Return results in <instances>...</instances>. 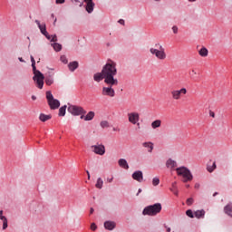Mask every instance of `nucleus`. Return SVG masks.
I'll list each match as a JSON object with an SVG mask.
<instances>
[{"label": "nucleus", "mask_w": 232, "mask_h": 232, "mask_svg": "<svg viewBox=\"0 0 232 232\" xmlns=\"http://www.w3.org/2000/svg\"><path fill=\"white\" fill-rule=\"evenodd\" d=\"M100 126H102V128H110V123L108 121H101Z\"/></svg>", "instance_id": "473e14b6"}, {"label": "nucleus", "mask_w": 232, "mask_h": 232, "mask_svg": "<svg viewBox=\"0 0 232 232\" xmlns=\"http://www.w3.org/2000/svg\"><path fill=\"white\" fill-rule=\"evenodd\" d=\"M91 148L93 153H95L96 155L102 156L104 155V153H106V147H104V145L102 144L92 145Z\"/></svg>", "instance_id": "9b49d317"}, {"label": "nucleus", "mask_w": 232, "mask_h": 232, "mask_svg": "<svg viewBox=\"0 0 232 232\" xmlns=\"http://www.w3.org/2000/svg\"><path fill=\"white\" fill-rule=\"evenodd\" d=\"M209 116L215 119V113L212 111H209Z\"/></svg>", "instance_id": "37998d69"}, {"label": "nucleus", "mask_w": 232, "mask_h": 232, "mask_svg": "<svg viewBox=\"0 0 232 232\" xmlns=\"http://www.w3.org/2000/svg\"><path fill=\"white\" fill-rule=\"evenodd\" d=\"M51 43H57V35H53L51 39Z\"/></svg>", "instance_id": "ea45409f"}, {"label": "nucleus", "mask_w": 232, "mask_h": 232, "mask_svg": "<svg viewBox=\"0 0 232 232\" xmlns=\"http://www.w3.org/2000/svg\"><path fill=\"white\" fill-rule=\"evenodd\" d=\"M172 31H173V34H179V27H177V25H174L172 27Z\"/></svg>", "instance_id": "58836bf2"}, {"label": "nucleus", "mask_w": 232, "mask_h": 232, "mask_svg": "<svg viewBox=\"0 0 232 232\" xmlns=\"http://www.w3.org/2000/svg\"><path fill=\"white\" fill-rule=\"evenodd\" d=\"M167 168H170V169H173V168H177V161L173 160H168L166 162Z\"/></svg>", "instance_id": "5701e85b"}, {"label": "nucleus", "mask_w": 232, "mask_h": 232, "mask_svg": "<svg viewBox=\"0 0 232 232\" xmlns=\"http://www.w3.org/2000/svg\"><path fill=\"white\" fill-rule=\"evenodd\" d=\"M120 24H124V20L121 19L119 20Z\"/></svg>", "instance_id": "3c124183"}, {"label": "nucleus", "mask_w": 232, "mask_h": 232, "mask_svg": "<svg viewBox=\"0 0 232 232\" xmlns=\"http://www.w3.org/2000/svg\"><path fill=\"white\" fill-rule=\"evenodd\" d=\"M118 164L121 168H123V169H130V165H128V161L125 159H120Z\"/></svg>", "instance_id": "dca6fc26"}, {"label": "nucleus", "mask_w": 232, "mask_h": 232, "mask_svg": "<svg viewBox=\"0 0 232 232\" xmlns=\"http://www.w3.org/2000/svg\"><path fill=\"white\" fill-rule=\"evenodd\" d=\"M217 195H218V192H215V193L213 194V197H217Z\"/></svg>", "instance_id": "4d7b16f0"}, {"label": "nucleus", "mask_w": 232, "mask_h": 232, "mask_svg": "<svg viewBox=\"0 0 232 232\" xmlns=\"http://www.w3.org/2000/svg\"><path fill=\"white\" fill-rule=\"evenodd\" d=\"M193 202H194L193 198H189L186 201L187 206H191L193 204Z\"/></svg>", "instance_id": "e433bc0d"}, {"label": "nucleus", "mask_w": 232, "mask_h": 232, "mask_svg": "<svg viewBox=\"0 0 232 232\" xmlns=\"http://www.w3.org/2000/svg\"><path fill=\"white\" fill-rule=\"evenodd\" d=\"M60 61L63 63V64H68V58L65 55H62Z\"/></svg>", "instance_id": "c9c22d12"}, {"label": "nucleus", "mask_w": 232, "mask_h": 232, "mask_svg": "<svg viewBox=\"0 0 232 232\" xmlns=\"http://www.w3.org/2000/svg\"><path fill=\"white\" fill-rule=\"evenodd\" d=\"M50 119H52V115H50V114L46 115L44 113H41L39 116V120L42 122H46V121H50Z\"/></svg>", "instance_id": "4be33fe9"}, {"label": "nucleus", "mask_w": 232, "mask_h": 232, "mask_svg": "<svg viewBox=\"0 0 232 232\" xmlns=\"http://www.w3.org/2000/svg\"><path fill=\"white\" fill-rule=\"evenodd\" d=\"M45 84L47 86H52V84H53V74H49L45 77Z\"/></svg>", "instance_id": "412c9836"}, {"label": "nucleus", "mask_w": 232, "mask_h": 232, "mask_svg": "<svg viewBox=\"0 0 232 232\" xmlns=\"http://www.w3.org/2000/svg\"><path fill=\"white\" fill-rule=\"evenodd\" d=\"M31 62H32V64H35V59L34 58V56H31Z\"/></svg>", "instance_id": "c03bdc74"}, {"label": "nucleus", "mask_w": 232, "mask_h": 232, "mask_svg": "<svg viewBox=\"0 0 232 232\" xmlns=\"http://www.w3.org/2000/svg\"><path fill=\"white\" fill-rule=\"evenodd\" d=\"M103 226L105 229H108V231H113L117 224L114 221H105Z\"/></svg>", "instance_id": "4468645a"}, {"label": "nucleus", "mask_w": 232, "mask_h": 232, "mask_svg": "<svg viewBox=\"0 0 232 232\" xmlns=\"http://www.w3.org/2000/svg\"><path fill=\"white\" fill-rule=\"evenodd\" d=\"M159 184H160V179H159V178H154L152 179V185L153 186H159Z\"/></svg>", "instance_id": "72a5a7b5"}, {"label": "nucleus", "mask_w": 232, "mask_h": 232, "mask_svg": "<svg viewBox=\"0 0 232 232\" xmlns=\"http://www.w3.org/2000/svg\"><path fill=\"white\" fill-rule=\"evenodd\" d=\"M113 86L115 85L108 84L107 87H102V95H103V97H115V90L113 89Z\"/></svg>", "instance_id": "1a4fd4ad"}, {"label": "nucleus", "mask_w": 232, "mask_h": 232, "mask_svg": "<svg viewBox=\"0 0 232 232\" xmlns=\"http://www.w3.org/2000/svg\"><path fill=\"white\" fill-rule=\"evenodd\" d=\"M64 0H56V5H63Z\"/></svg>", "instance_id": "79ce46f5"}, {"label": "nucleus", "mask_w": 232, "mask_h": 232, "mask_svg": "<svg viewBox=\"0 0 232 232\" xmlns=\"http://www.w3.org/2000/svg\"><path fill=\"white\" fill-rule=\"evenodd\" d=\"M224 211L229 217H232V205L228 204L224 208Z\"/></svg>", "instance_id": "a878e982"}, {"label": "nucleus", "mask_w": 232, "mask_h": 232, "mask_svg": "<svg viewBox=\"0 0 232 232\" xmlns=\"http://www.w3.org/2000/svg\"><path fill=\"white\" fill-rule=\"evenodd\" d=\"M37 88L43 90V86H44V74L41 72H36V74L33 77Z\"/></svg>", "instance_id": "0eeeda50"}, {"label": "nucleus", "mask_w": 232, "mask_h": 232, "mask_svg": "<svg viewBox=\"0 0 232 232\" xmlns=\"http://www.w3.org/2000/svg\"><path fill=\"white\" fill-rule=\"evenodd\" d=\"M46 99L51 110H57L61 106V102L53 98L51 91L46 92Z\"/></svg>", "instance_id": "39448f33"}, {"label": "nucleus", "mask_w": 232, "mask_h": 232, "mask_svg": "<svg viewBox=\"0 0 232 232\" xmlns=\"http://www.w3.org/2000/svg\"><path fill=\"white\" fill-rule=\"evenodd\" d=\"M64 115H66V105H64L59 109V116L64 117Z\"/></svg>", "instance_id": "2f4dec72"}, {"label": "nucleus", "mask_w": 232, "mask_h": 232, "mask_svg": "<svg viewBox=\"0 0 232 232\" xmlns=\"http://www.w3.org/2000/svg\"><path fill=\"white\" fill-rule=\"evenodd\" d=\"M41 34L46 37V39L51 40L52 36L48 34V31H46V24H42L39 27Z\"/></svg>", "instance_id": "2eb2a0df"}, {"label": "nucleus", "mask_w": 232, "mask_h": 232, "mask_svg": "<svg viewBox=\"0 0 232 232\" xmlns=\"http://www.w3.org/2000/svg\"><path fill=\"white\" fill-rule=\"evenodd\" d=\"M207 169H208V171L209 172V173H213V171H215V169H217V163L214 161L213 163H212V165H208V167H207Z\"/></svg>", "instance_id": "cd10ccee"}, {"label": "nucleus", "mask_w": 232, "mask_h": 232, "mask_svg": "<svg viewBox=\"0 0 232 232\" xmlns=\"http://www.w3.org/2000/svg\"><path fill=\"white\" fill-rule=\"evenodd\" d=\"M0 220L3 221V229H6L8 227V219L5 216H0Z\"/></svg>", "instance_id": "c85d7f7f"}, {"label": "nucleus", "mask_w": 232, "mask_h": 232, "mask_svg": "<svg viewBox=\"0 0 232 232\" xmlns=\"http://www.w3.org/2000/svg\"><path fill=\"white\" fill-rule=\"evenodd\" d=\"M32 67H33V72L34 75H36L37 72H41V71H37V69L35 68V64H32Z\"/></svg>", "instance_id": "a19ab883"}, {"label": "nucleus", "mask_w": 232, "mask_h": 232, "mask_svg": "<svg viewBox=\"0 0 232 232\" xmlns=\"http://www.w3.org/2000/svg\"><path fill=\"white\" fill-rule=\"evenodd\" d=\"M205 215H206V211L204 209L197 210L194 213V216L196 217V218H204Z\"/></svg>", "instance_id": "b1692460"}, {"label": "nucleus", "mask_w": 232, "mask_h": 232, "mask_svg": "<svg viewBox=\"0 0 232 232\" xmlns=\"http://www.w3.org/2000/svg\"><path fill=\"white\" fill-rule=\"evenodd\" d=\"M68 68L70 70V72H75V70H77V68H79V62H71L69 64H68Z\"/></svg>", "instance_id": "f3484780"}, {"label": "nucleus", "mask_w": 232, "mask_h": 232, "mask_svg": "<svg viewBox=\"0 0 232 232\" xmlns=\"http://www.w3.org/2000/svg\"><path fill=\"white\" fill-rule=\"evenodd\" d=\"M84 3H86L85 10L88 12V14H92L93 12V8H95V3H93V0H83Z\"/></svg>", "instance_id": "f8f14e48"}, {"label": "nucleus", "mask_w": 232, "mask_h": 232, "mask_svg": "<svg viewBox=\"0 0 232 232\" xmlns=\"http://www.w3.org/2000/svg\"><path fill=\"white\" fill-rule=\"evenodd\" d=\"M0 217H3V210H0Z\"/></svg>", "instance_id": "bf43d9fd"}, {"label": "nucleus", "mask_w": 232, "mask_h": 232, "mask_svg": "<svg viewBox=\"0 0 232 232\" xmlns=\"http://www.w3.org/2000/svg\"><path fill=\"white\" fill-rule=\"evenodd\" d=\"M128 121L130 124H137V126H140V123H139V121H140V115L139 112L128 113Z\"/></svg>", "instance_id": "9d476101"}, {"label": "nucleus", "mask_w": 232, "mask_h": 232, "mask_svg": "<svg viewBox=\"0 0 232 232\" xmlns=\"http://www.w3.org/2000/svg\"><path fill=\"white\" fill-rule=\"evenodd\" d=\"M186 188H189V185H186Z\"/></svg>", "instance_id": "338daca9"}, {"label": "nucleus", "mask_w": 232, "mask_h": 232, "mask_svg": "<svg viewBox=\"0 0 232 232\" xmlns=\"http://www.w3.org/2000/svg\"><path fill=\"white\" fill-rule=\"evenodd\" d=\"M167 231H168V232H171V228H170V227H168V228H167Z\"/></svg>", "instance_id": "13d9d810"}, {"label": "nucleus", "mask_w": 232, "mask_h": 232, "mask_svg": "<svg viewBox=\"0 0 232 232\" xmlns=\"http://www.w3.org/2000/svg\"><path fill=\"white\" fill-rule=\"evenodd\" d=\"M140 193H142V188H139L138 193L136 194L137 197H139V194H140Z\"/></svg>", "instance_id": "09e8293b"}, {"label": "nucleus", "mask_w": 232, "mask_h": 232, "mask_svg": "<svg viewBox=\"0 0 232 232\" xmlns=\"http://www.w3.org/2000/svg\"><path fill=\"white\" fill-rule=\"evenodd\" d=\"M198 53L201 57H208L209 51H208V48L202 47L199 51Z\"/></svg>", "instance_id": "393cba45"}, {"label": "nucleus", "mask_w": 232, "mask_h": 232, "mask_svg": "<svg viewBox=\"0 0 232 232\" xmlns=\"http://www.w3.org/2000/svg\"><path fill=\"white\" fill-rule=\"evenodd\" d=\"M187 217H189V218H194L193 211L191 209H188L186 211Z\"/></svg>", "instance_id": "f704fd0d"}, {"label": "nucleus", "mask_w": 232, "mask_h": 232, "mask_svg": "<svg viewBox=\"0 0 232 232\" xmlns=\"http://www.w3.org/2000/svg\"><path fill=\"white\" fill-rule=\"evenodd\" d=\"M75 1V3H79V0H74Z\"/></svg>", "instance_id": "0e129e2a"}, {"label": "nucleus", "mask_w": 232, "mask_h": 232, "mask_svg": "<svg viewBox=\"0 0 232 232\" xmlns=\"http://www.w3.org/2000/svg\"><path fill=\"white\" fill-rule=\"evenodd\" d=\"M160 126H162V121L160 120H155L151 122L152 130H157V128H160Z\"/></svg>", "instance_id": "aec40b11"}, {"label": "nucleus", "mask_w": 232, "mask_h": 232, "mask_svg": "<svg viewBox=\"0 0 232 232\" xmlns=\"http://www.w3.org/2000/svg\"><path fill=\"white\" fill-rule=\"evenodd\" d=\"M93 211H95V210L93 209V208H91V209H90V214H91V215H93Z\"/></svg>", "instance_id": "8fccbe9b"}, {"label": "nucleus", "mask_w": 232, "mask_h": 232, "mask_svg": "<svg viewBox=\"0 0 232 232\" xmlns=\"http://www.w3.org/2000/svg\"><path fill=\"white\" fill-rule=\"evenodd\" d=\"M191 72L193 73V75H197V72L195 70H192Z\"/></svg>", "instance_id": "864d4df0"}, {"label": "nucleus", "mask_w": 232, "mask_h": 232, "mask_svg": "<svg viewBox=\"0 0 232 232\" xmlns=\"http://www.w3.org/2000/svg\"><path fill=\"white\" fill-rule=\"evenodd\" d=\"M35 23L38 25V28L43 25V24H41V22H39V20H35Z\"/></svg>", "instance_id": "a18cd8bd"}, {"label": "nucleus", "mask_w": 232, "mask_h": 232, "mask_svg": "<svg viewBox=\"0 0 232 232\" xmlns=\"http://www.w3.org/2000/svg\"><path fill=\"white\" fill-rule=\"evenodd\" d=\"M190 3H195L197 0H188Z\"/></svg>", "instance_id": "052dcab7"}, {"label": "nucleus", "mask_w": 232, "mask_h": 232, "mask_svg": "<svg viewBox=\"0 0 232 232\" xmlns=\"http://www.w3.org/2000/svg\"><path fill=\"white\" fill-rule=\"evenodd\" d=\"M87 175H88V179H90V171H86Z\"/></svg>", "instance_id": "6e6d98bb"}, {"label": "nucleus", "mask_w": 232, "mask_h": 232, "mask_svg": "<svg viewBox=\"0 0 232 232\" xmlns=\"http://www.w3.org/2000/svg\"><path fill=\"white\" fill-rule=\"evenodd\" d=\"M51 46H53L55 52H61V50H63V45L61 44L54 43L52 44Z\"/></svg>", "instance_id": "bb28decb"}, {"label": "nucleus", "mask_w": 232, "mask_h": 232, "mask_svg": "<svg viewBox=\"0 0 232 232\" xmlns=\"http://www.w3.org/2000/svg\"><path fill=\"white\" fill-rule=\"evenodd\" d=\"M57 19L54 20V24L56 23Z\"/></svg>", "instance_id": "774afa93"}, {"label": "nucleus", "mask_w": 232, "mask_h": 232, "mask_svg": "<svg viewBox=\"0 0 232 232\" xmlns=\"http://www.w3.org/2000/svg\"><path fill=\"white\" fill-rule=\"evenodd\" d=\"M132 179L134 180H137V182H142L144 180V176L142 174V171L137 170L132 174Z\"/></svg>", "instance_id": "ddd939ff"}, {"label": "nucleus", "mask_w": 232, "mask_h": 232, "mask_svg": "<svg viewBox=\"0 0 232 232\" xmlns=\"http://www.w3.org/2000/svg\"><path fill=\"white\" fill-rule=\"evenodd\" d=\"M102 71L103 72L105 84L119 86V80L115 78V75H117V63L115 62L109 61Z\"/></svg>", "instance_id": "f257e3e1"}, {"label": "nucleus", "mask_w": 232, "mask_h": 232, "mask_svg": "<svg viewBox=\"0 0 232 232\" xmlns=\"http://www.w3.org/2000/svg\"><path fill=\"white\" fill-rule=\"evenodd\" d=\"M175 184H176V183H173V184H172L173 188H175Z\"/></svg>", "instance_id": "69168bd1"}, {"label": "nucleus", "mask_w": 232, "mask_h": 232, "mask_svg": "<svg viewBox=\"0 0 232 232\" xmlns=\"http://www.w3.org/2000/svg\"><path fill=\"white\" fill-rule=\"evenodd\" d=\"M19 59V61H20V63H24V60H23V58H18Z\"/></svg>", "instance_id": "5fc2aeb1"}, {"label": "nucleus", "mask_w": 232, "mask_h": 232, "mask_svg": "<svg viewBox=\"0 0 232 232\" xmlns=\"http://www.w3.org/2000/svg\"><path fill=\"white\" fill-rule=\"evenodd\" d=\"M194 188H195L196 189H198V188H200V184L196 183L195 186H194Z\"/></svg>", "instance_id": "49530a36"}, {"label": "nucleus", "mask_w": 232, "mask_h": 232, "mask_svg": "<svg viewBox=\"0 0 232 232\" xmlns=\"http://www.w3.org/2000/svg\"><path fill=\"white\" fill-rule=\"evenodd\" d=\"M91 229L92 231H96L97 230V225L95 223L91 224Z\"/></svg>", "instance_id": "4c0bfd02"}, {"label": "nucleus", "mask_w": 232, "mask_h": 232, "mask_svg": "<svg viewBox=\"0 0 232 232\" xmlns=\"http://www.w3.org/2000/svg\"><path fill=\"white\" fill-rule=\"evenodd\" d=\"M104 184V181H102V179L99 178L97 179V182H96V185L95 187L98 188V189H102V185Z\"/></svg>", "instance_id": "7c9ffc66"}, {"label": "nucleus", "mask_w": 232, "mask_h": 232, "mask_svg": "<svg viewBox=\"0 0 232 232\" xmlns=\"http://www.w3.org/2000/svg\"><path fill=\"white\" fill-rule=\"evenodd\" d=\"M188 93V89L181 88L179 90L171 91L170 94L174 101H180L182 99V95H186Z\"/></svg>", "instance_id": "6e6552de"}, {"label": "nucleus", "mask_w": 232, "mask_h": 232, "mask_svg": "<svg viewBox=\"0 0 232 232\" xmlns=\"http://www.w3.org/2000/svg\"><path fill=\"white\" fill-rule=\"evenodd\" d=\"M67 111L74 116L84 115L86 113V111L82 107L77 105H69Z\"/></svg>", "instance_id": "423d86ee"}, {"label": "nucleus", "mask_w": 232, "mask_h": 232, "mask_svg": "<svg viewBox=\"0 0 232 232\" xmlns=\"http://www.w3.org/2000/svg\"><path fill=\"white\" fill-rule=\"evenodd\" d=\"M162 211V204L155 203L154 205H150L146 207L143 211L142 215H148L149 217H155L159 215Z\"/></svg>", "instance_id": "7ed1b4c3"}, {"label": "nucleus", "mask_w": 232, "mask_h": 232, "mask_svg": "<svg viewBox=\"0 0 232 232\" xmlns=\"http://www.w3.org/2000/svg\"><path fill=\"white\" fill-rule=\"evenodd\" d=\"M107 181L110 182V183L113 182V177L111 178V179H107Z\"/></svg>", "instance_id": "de8ad7c7"}, {"label": "nucleus", "mask_w": 232, "mask_h": 232, "mask_svg": "<svg viewBox=\"0 0 232 232\" xmlns=\"http://www.w3.org/2000/svg\"><path fill=\"white\" fill-rule=\"evenodd\" d=\"M174 195H179V192H174Z\"/></svg>", "instance_id": "e2e57ef3"}, {"label": "nucleus", "mask_w": 232, "mask_h": 232, "mask_svg": "<svg viewBox=\"0 0 232 232\" xmlns=\"http://www.w3.org/2000/svg\"><path fill=\"white\" fill-rule=\"evenodd\" d=\"M85 117H86V116H84V115H82V116H81V119H84Z\"/></svg>", "instance_id": "680f3d73"}, {"label": "nucleus", "mask_w": 232, "mask_h": 232, "mask_svg": "<svg viewBox=\"0 0 232 232\" xmlns=\"http://www.w3.org/2000/svg\"><path fill=\"white\" fill-rule=\"evenodd\" d=\"M32 100H33V101H36V100H37V97H36L35 95H33V96H32Z\"/></svg>", "instance_id": "603ef678"}, {"label": "nucleus", "mask_w": 232, "mask_h": 232, "mask_svg": "<svg viewBox=\"0 0 232 232\" xmlns=\"http://www.w3.org/2000/svg\"><path fill=\"white\" fill-rule=\"evenodd\" d=\"M102 79H104V73L102 71L101 72H97L93 75V80L96 82H101V81H102Z\"/></svg>", "instance_id": "a211bd4d"}, {"label": "nucleus", "mask_w": 232, "mask_h": 232, "mask_svg": "<svg viewBox=\"0 0 232 232\" xmlns=\"http://www.w3.org/2000/svg\"><path fill=\"white\" fill-rule=\"evenodd\" d=\"M93 117H95V112L89 111L87 115L84 117V121H92Z\"/></svg>", "instance_id": "c756f323"}, {"label": "nucleus", "mask_w": 232, "mask_h": 232, "mask_svg": "<svg viewBox=\"0 0 232 232\" xmlns=\"http://www.w3.org/2000/svg\"><path fill=\"white\" fill-rule=\"evenodd\" d=\"M152 55H155L159 61H164L168 55L166 54V49L160 44H156L154 47L150 49Z\"/></svg>", "instance_id": "f03ea898"}, {"label": "nucleus", "mask_w": 232, "mask_h": 232, "mask_svg": "<svg viewBox=\"0 0 232 232\" xmlns=\"http://www.w3.org/2000/svg\"><path fill=\"white\" fill-rule=\"evenodd\" d=\"M143 148H147L149 153H151L153 151V142L148 141L142 143Z\"/></svg>", "instance_id": "6ab92c4d"}, {"label": "nucleus", "mask_w": 232, "mask_h": 232, "mask_svg": "<svg viewBox=\"0 0 232 232\" xmlns=\"http://www.w3.org/2000/svg\"><path fill=\"white\" fill-rule=\"evenodd\" d=\"M176 173L179 177H182L183 182H191L193 180V174L186 167H179L176 169Z\"/></svg>", "instance_id": "20e7f679"}]
</instances>
